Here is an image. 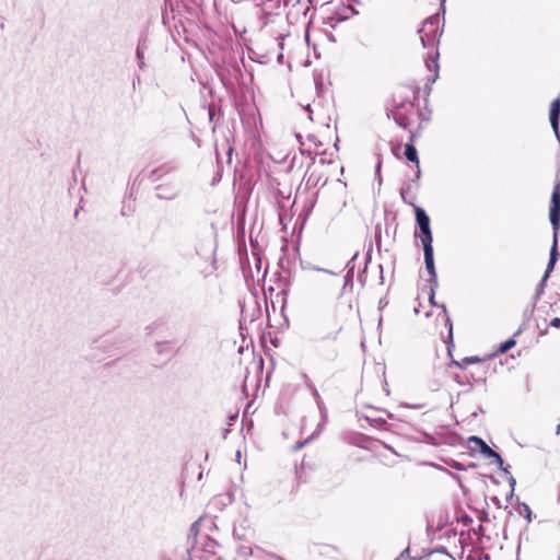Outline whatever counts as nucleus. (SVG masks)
Listing matches in <instances>:
<instances>
[{
    "mask_svg": "<svg viewBox=\"0 0 560 560\" xmlns=\"http://www.w3.org/2000/svg\"><path fill=\"white\" fill-rule=\"evenodd\" d=\"M420 89L410 84L398 85L393 92V116L402 128L409 129L410 141L422 128L424 115L418 105Z\"/></svg>",
    "mask_w": 560,
    "mask_h": 560,
    "instance_id": "1",
    "label": "nucleus"
},
{
    "mask_svg": "<svg viewBox=\"0 0 560 560\" xmlns=\"http://www.w3.org/2000/svg\"><path fill=\"white\" fill-rule=\"evenodd\" d=\"M419 34L422 47L434 49V52L429 54L425 59V66L430 71V74L428 75L425 83V88L428 89L427 94H429L431 84H433L439 77V52L436 47L441 36L440 18L438 15H432L428 18L423 22L422 27L419 31Z\"/></svg>",
    "mask_w": 560,
    "mask_h": 560,
    "instance_id": "2",
    "label": "nucleus"
},
{
    "mask_svg": "<svg viewBox=\"0 0 560 560\" xmlns=\"http://www.w3.org/2000/svg\"><path fill=\"white\" fill-rule=\"evenodd\" d=\"M429 319L433 317V325L425 324V330L432 335H440L447 345V352L452 354L453 342V325L444 305L433 306V310L425 313Z\"/></svg>",
    "mask_w": 560,
    "mask_h": 560,
    "instance_id": "3",
    "label": "nucleus"
},
{
    "mask_svg": "<svg viewBox=\"0 0 560 560\" xmlns=\"http://www.w3.org/2000/svg\"><path fill=\"white\" fill-rule=\"evenodd\" d=\"M549 218L555 230L553 244L550 250V259L546 269V276L553 269L558 259L557 233L560 229V180L553 186L550 201Z\"/></svg>",
    "mask_w": 560,
    "mask_h": 560,
    "instance_id": "4",
    "label": "nucleus"
},
{
    "mask_svg": "<svg viewBox=\"0 0 560 560\" xmlns=\"http://www.w3.org/2000/svg\"><path fill=\"white\" fill-rule=\"evenodd\" d=\"M401 197L405 202L411 205L415 209L417 225L419 226V230H420V233L418 234V236L420 237L422 246L432 245L433 235H432V231H431V226H430L429 215L425 213V211L422 208L416 206L412 201H408L407 198L405 197L404 192H401Z\"/></svg>",
    "mask_w": 560,
    "mask_h": 560,
    "instance_id": "5",
    "label": "nucleus"
},
{
    "mask_svg": "<svg viewBox=\"0 0 560 560\" xmlns=\"http://www.w3.org/2000/svg\"><path fill=\"white\" fill-rule=\"evenodd\" d=\"M218 542L205 536L202 541L191 547V560H219L218 557Z\"/></svg>",
    "mask_w": 560,
    "mask_h": 560,
    "instance_id": "6",
    "label": "nucleus"
},
{
    "mask_svg": "<svg viewBox=\"0 0 560 560\" xmlns=\"http://www.w3.org/2000/svg\"><path fill=\"white\" fill-rule=\"evenodd\" d=\"M471 451H478L486 458H497L501 460L500 455L493 451L482 439L478 436H470L468 439Z\"/></svg>",
    "mask_w": 560,
    "mask_h": 560,
    "instance_id": "7",
    "label": "nucleus"
},
{
    "mask_svg": "<svg viewBox=\"0 0 560 560\" xmlns=\"http://www.w3.org/2000/svg\"><path fill=\"white\" fill-rule=\"evenodd\" d=\"M549 119L552 130L559 136V119H560V98H556L550 104Z\"/></svg>",
    "mask_w": 560,
    "mask_h": 560,
    "instance_id": "8",
    "label": "nucleus"
},
{
    "mask_svg": "<svg viewBox=\"0 0 560 560\" xmlns=\"http://www.w3.org/2000/svg\"><path fill=\"white\" fill-rule=\"evenodd\" d=\"M423 252H424L425 268H427L428 272L430 273L431 279H435L436 271H435V267H434L433 246L432 245L423 246Z\"/></svg>",
    "mask_w": 560,
    "mask_h": 560,
    "instance_id": "9",
    "label": "nucleus"
},
{
    "mask_svg": "<svg viewBox=\"0 0 560 560\" xmlns=\"http://www.w3.org/2000/svg\"><path fill=\"white\" fill-rule=\"evenodd\" d=\"M483 360L479 358L478 355H471V357H465L460 361L458 360H452L450 363V366H457L459 369H466L470 364L480 363Z\"/></svg>",
    "mask_w": 560,
    "mask_h": 560,
    "instance_id": "10",
    "label": "nucleus"
},
{
    "mask_svg": "<svg viewBox=\"0 0 560 560\" xmlns=\"http://www.w3.org/2000/svg\"><path fill=\"white\" fill-rule=\"evenodd\" d=\"M174 167L170 164H164V165H161L156 168H154L150 175H149V178L152 180V182H156L159 179H161L163 176L170 174L171 172H173Z\"/></svg>",
    "mask_w": 560,
    "mask_h": 560,
    "instance_id": "11",
    "label": "nucleus"
},
{
    "mask_svg": "<svg viewBox=\"0 0 560 560\" xmlns=\"http://www.w3.org/2000/svg\"><path fill=\"white\" fill-rule=\"evenodd\" d=\"M405 156L408 161L413 162L419 166L418 153L412 142L405 145Z\"/></svg>",
    "mask_w": 560,
    "mask_h": 560,
    "instance_id": "12",
    "label": "nucleus"
},
{
    "mask_svg": "<svg viewBox=\"0 0 560 560\" xmlns=\"http://www.w3.org/2000/svg\"><path fill=\"white\" fill-rule=\"evenodd\" d=\"M200 522H201V518L195 521L190 528H189V536L192 537V538H196L199 534V530H200Z\"/></svg>",
    "mask_w": 560,
    "mask_h": 560,
    "instance_id": "13",
    "label": "nucleus"
},
{
    "mask_svg": "<svg viewBox=\"0 0 560 560\" xmlns=\"http://www.w3.org/2000/svg\"><path fill=\"white\" fill-rule=\"evenodd\" d=\"M515 346V340L514 339H509L506 340L505 342L501 343L498 351L500 353H505L506 351H509L511 348H513Z\"/></svg>",
    "mask_w": 560,
    "mask_h": 560,
    "instance_id": "14",
    "label": "nucleus"
},
{
    "mask_svg": "<svg viewBox=\"0 0 560 560\" xmlns=\"http://www.w3.org/2000/svg\"><path fill=\"white\" fill-rule=\"evenodd\" d=\"M550 326L560 329V318L559 317L552 318L550 322Z\"/></svg>",
    "mask_w": 560,
    "mask_h": 560,
    "instance_id": "15",
    "label": "nucleus"
},
{
    "mask_svg": "<svg viewBox=\"0 0 560 560\" xmlns=\"http://www.w3.org/2000/svg\"><path fill=\"white\" fill-rule=\"evenodd\" d=\"M172 560H188L186 557H175L174 559Z\"/></svg>",
    "mask_w": 560,
    "mask_h": 560,
    "instance_id": "16",
    "label": "nucleus"
},
{
    "mask_svg": "<svg viewBox=\"0 0 560 560\" xmlns=\"http://www.w3.org/2000/svg\"><path fill=\"white\" fill-rule=\"evenodd\" d=\"M557 433H560V423L557 425Z\"/></svg>",
    "mask_w": 560,
    "mask_h": 560,
    "instance_id": "17",
    "label": "nucleus"
}]
</instances>
